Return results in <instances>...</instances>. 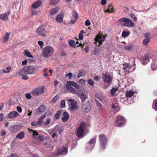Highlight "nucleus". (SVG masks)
I'll list each match as a JSON object with an SVG mask.
<instances>
[{"label": "nucleus", "mask_w": 157, "mask_h": 157, "mask_svg": "<svg viewBox=\"0 0 157 157\" xmlns=\"http://www.w3.org/2000/svg\"><path fill=\"white\" fill-rule=\"evenodd\" d=\"M25 97L28 99H30L31 98L32 96L30 93H28L25 94Z\"/></svg>", "instance_id": "nucleus-59"}, {"label": "nucleus", "mask_w": 157, "mask_h": 157, "mask_svg": "<svg viewBox=\"0 0 157 157\" xmlns=\"http://www.w3.org/2000/svg\"><path fill=\"white\" fill-rule=\"evenodd\" d=\"M50 119L49 118L47 119V121L45 122L44 124L45 125H48L50 122Z\"/></svg>", "instance_id": "nucleus-64"}, {"label": "nucleus", "mask_w": 157, "mask_h": 157, "mask_svg": "<svg viewBox=\"0 0 157 157\" xmlns=\"http://www.w3.org/2000/svg\"><path fill=\"white\" fill-rule=\"evenodd\" d=\"M105 36L103 35L98 34L95 38V42L94 43L97 46H99L100 45L102 44V42H104L105 40Z\"/></svg>", "instance_id": "nucleus-10"}, {"label": "nucleus", "mask_w": 157, "mask_h": 157, "mask_svg": "<svg viewBox=\"0 0 157 157\" xmlns=\"http://www.w3.org/2000/svg\"><path fill=\"white\" fill-rule=\"evenodd\" d=\"M86 128V124L84 122H81L76 129V135L78 137H83L84 130Z\"/></svg>", "instance_id": "nucleus-6"}, {"label": "nucleus", "mask_w": 157, "mask_h": 157, "mask_svg": "<svg viewBox=\"0 0 157 157\" xmlns=\"http://www.w3.org/2000/svg\"><path fill=\"white\" fill-rule=\"evenodd\" d=\"M38 44L40 46V48L42 49L43 48L44 45V43L41 41H38Z\"/></svg>", "instance_id": "nucleus-55"}, {"label": "nucleus", "mask_w": 157, "mask_h": 157, "mask_svg": "<svg viewBox=\"0 0 157 157\" xmlns=\"http://www.w3.org/2000/svg\"><path fill=\"white\" fill-rule=\"evenodd\" d=\"M45 88L44 86H41L36 88L31 91L32 94L35 96L41 95L44 92Z\"/></svg>", "instance_id": "nucleus-8"}, {"label": "nucleus", "mask_w": 157, "mask_h": 157, "mask_svg": "<svg viewBox=\"0 0 157 157\" xmlns=\"http://www.w3.org/2000/svg\"><path fill=\"white\" fill-rule=\"evenodd\" d=\"M22 128V126L21 125H14L10 128V130L13 133H14L17 131L20 130Z\"/></svg>", "instance_id": "nucleus-23"}, {"label": "nucleus", "mask_w": 157, "mask_h": 157, "mask_svg": "<svg viewBox=\"0 0 157 157\" xmlns=\"http://www.w3.org/2000/svg\"><path fill=\"white\" fill-rule=\"evenodd\" d=\"M145 36V38L144 40L143 41V44L144 45L146 46H147L148 43L150 41V34L148 33H146L144 34Z\"/></svg>", "instance_id": "nucleus-22"}, {"label": "nucleus", "mask_w": 157, "mask_h": 157, "mask_svg": "<svg viewBox=\"0 0 157 157\" xmlns=\"http://www.w3.org/2000/svg\"><path fill=\"white\" fill-rule=\"evenodd\" d=\"M69 45L72 47H74L75 46V42L74 40H71L68 42Z\"/></svg>", "instance_id": "nucleus-53"}, {"label": "nucleus", "mask_w": 157, "mask_h": 157, "mask_svg": "<svg viewBox=\"0 0 157 157\" xmlns=\"http://www.w3.org/2000/svg\"><path fill=\"white\" fill-rule=\"evenodd\" d=\"M25 137V133L22 131L18 133L16 136V137L19 139H22Z\"/></svg>", "instance_id": "nucleus-34"}, {"label": "nucleus", "mask_w": 157, "mask_h": 157, "mask_svg": "<svg viewBox=\"0 0 157 157\" xmlns=\"http://www.w3.org/2000/svg\"><path fill=\"white\" fill-rule=\"evenodd\" d=\"M28 129L29 132L32 134L34 138H36L38 140L40 141L43 140L44 138L43 136L40 134H38L37 131L29 129V128H28Z\"/></svg>", "instance_id": "nucleus-12"}, {"label": "nucleus", "mask_w": 157, "mask_h": 157, "mask_svg": "<svg viewBox=\"0 0 157 157\" xmlns=\"http://www.w3.org/2000/svg\"><path fill=\"white\" fill-rule=\"evenodd\" d=\"M134 92L132 90L127 91L126 92V96L127 98H130L133 96Z\"/></svg>", "instance_id": "nucleus-37"}, {"label": "nucleus", "mask_w": 157, "mask_h": 157, "mask_svg": "<svg viewBox=\"0 0 157 157\" xmlns=\"http://www.w3.org/2000/svg\"><path fill=\"white\" fill-rule=\"evenodd\" d=\"M54 129V132H55L56 133L58 132L59 134L62 132L63 130V128L61 127H59L57 126L55 127Z\"/></svg>", "instance_id": "nucleus-32"}, {"label": "nucleus", "mask_w": 157, "mask_h": 157, "mask_svg": "<svg viewBox=\"0 0 157 157\" xmlns=\"http://www.w3.org/2000/svg\"><path fill=\"white\" fill-rule=\"evenodd\" d=\"M28 74H34L38 71L37 67L33 65L26 66Z\"/></svg>", "instance_id": "nucleus-14"}, {"label": "nucleus", "mask_w": 157, "mask_h": 157, "mask_svg": "<svg viewBox=\"0 0 157 157\" xmlns=\"http://www.w3.org/2000/svg\"><path fill=\"white\" fill-rule=\"evenodd\" d=\"M18 113L16 111H12L8 114V118L9 119L14 118L18 115Z\"/></svg>", "instance_id": "nucleus-25"}, {"label": "nucleus", "mask_w": 157, "mask_h": 157, "mask_svg": "<svg viewBox=\"0 0 157 157\" xmlns=\"http://www.w3.org/2000/svg\"><path fill=\"white\" fill-rule=\"evenodd\" d=\"M63 117L61 118L62 121L63 122H67L69 119V115L68 113L66 112H64L63 113Z\"/></svg>", "instance_id": "nucleus-26"}, {"label": "nucleus", "mask_w": 157, "mask_h": 157, "mask_svg": "<svg viewBox=\"0 0 157 157\" xmlns=\"http://www.w3.org/2000/svg\"><path fill=\"white\" fill-rule=\"evenodd\" d=\"M11 69V68L10 66H8L7 67L5 70H1L0 72L1 74H2L3 73H9Z\"/></svg>", "instance_id": "nucleus-40"}, {"label": "nucleus", "mask_w": 157, "mask_h": 157, "mask_svg": "<svg viewBox=\"0 0 157 157\" xmlns=\"http://www.w3.org/2000/svg\"><path fill=\"white\" fill-rule=\"evenodd\" d=\"M61 111L59 110L56 113L55 115L54 116V119H59V117L60 114L61 113Z\"/></svg>", "instance_id": "nucleus-45"}, {"label": "nucleus", "mask_w": 157, "mask_h": 157, "mask_svg": "<svg viewBox=\"0 0 157 157\" xmlns=\"http://www.w3.org/2000/svg\"><path fill=\"white\" fill-rule=\"evenodd\" d=\"M19 75L22 77V79L25 80H27L29 78L26 66L23 67L19 70L18 72Z\"/></svg>", "instance_id": "nucleus-9"}, {"label": "nucleus", "mask_w": 157, "mask_h": 157, "mask_svg": "<svg viewBox=\"0 0 157 157\" xmlns=\"http://www.w3.org/2000/svg\"><path fill=\"white\" fill-rule=\"evenodd\" d=\"M61 0H50V4L51 5H55L57 4Z\"/></svg>", "instance_id": "nucleus-42"}, {"label": "nucleus", "mask_w": 157, "mask_h": 157, "mask_svg": "<svg viewBox=\"0 0 157 157\" xmlns=\"http://www.w3.org/2000/svg\"><path fill=\"white\" fill-rule=\"evenodd\" d=\"M99 137L101 144V147L102 149H105L108 141L105 135L103 134L100 135Z\"/></svg>", "instance_id": "nucleus-11"}, {"label": "nucleus", "mask_w": 157, "mask_h": 157, "mask_svg": "<svg viewBox=\"0 0 157 157\" xmlns=\"http://www.w3.org/2000/svg\"><path fill=\"white\" fill-rule=\"evenodd\" d=\"M65 101L64 100H62L60 102V107L62 108H63L65 107Z\"/></svg>", "instance_id": "nucleus-58"}, {"label": "nucleus", "mask_w": 157, "mask_h": 157, "mask_svg": "<svg viewBox=\"0 0 157 157\" xmlns=\"http://www.w3.org/2000/svg\"><path fill=\"white\" fill-rule=\"evenodd\" d=\"M59 10L58 8H55L52 9L50 10L49 12V14L51 15H54L57 13Z\"/></svg>", "instance_id": "nucleus-31"}, {"label": "nucleus", "mask_w": 157, "mask_h": 157, "mask_svg": "<svg viewBox=\"0 0 157 157\" xmlns=\"http://www.w3.org/2000/svg\"><path fill=\"white\" fill-rule=\"evenodd\" d=\"M24 55L25 56H26L30 58H33V56L31 55L30 52L27 50H25L24 52Z\"/></svg>", "instance_id": "nucleus-39"}, {"label": "nucleus", "mask_w": 157, "mask_h": 157, "mask_svg": "<svg viewBox=\"0 0 157 157\" xmlns=\"http://www.w3.org/2000/svg\"><path fill=\"white\" fill-rule=\"evenodd\" d=\"M72 14L71 19L70 20V22L71 24H74L78 18L79 15L75 10L72 11Z\"/></svg>", "instance_id": "nucleus-16"}, {"label": "nucleus", "mask_w": 157, "mask_h": 157, "mask_svg": "<svg viewBox=\"0 0 157 157\" xmlns=\"http://www.w3.org/2000/svg\"><path fill=\"white\" fill-rule=\"evenodd\" d=\"M63 15L60 13L59 14L56 18V21L58 23H61L63 21Z\"/></svg>", "instance_id": "nucleus-29"}, {"label": "nucleus", "mask_w": 157, "mask_h": 157, "mask_svg": "<svg viewBox=\"0 0 157 157\" xmlns=\"http://www.w3.org/2000/svg\"><path fill=\"white\" fill-rule=\"evenodd\" d=\"M81 109L84 112H89L90 109V107L89 103L88 102H86L84 103L81 106Z\"/></svg>", "instance_id": "nucleus-21"}, {"label": "nucleus", "mask_w": 157, "mask_h": 157, "mask_svg": "<svg viewBox=\"0 0 157 157\" xmlns=\"http://www.w3.org/2000/svg\"><path fill=\"white\" fill-rule=\"evenodd\" d=\"M36 33L43 37L45 36L46 34V32L42 26H40L38 27L36 31Z\"/></svg>", "instance_id": "nucleus-20"}, {"label": "nucleus", "mask_w": 157, "mask_h": 157, "mask_svg": "<svg viewBox=\"0 0 157 157\" xmlns=\"http://www.w3.org/2000/svg\"><path fill=\"white\" fill-rule=\"evenodd\" d=\"M118 89L117 88H113L111 90L110 93L112 95H113L115 94V93L116 92L118 91Z\"/></svg>", "instance_id": "nucleus-44"}, {"label": "nucleus", "mask_w": 157, "mask_h": 157, "mask_svg": "<svg viewBox=\"0 0 157 157\" xmlns=\"http://www.w3.org/2000/svg\"><path fill=\"white\" fill-rule=\"evenodd\" d=\"M53 48L50 46H47L42 50V55L44 57H48L52 55L54 53Z\"/></svg>", "instance_id": "nucleus-5"}, {"label": "nucleus", "mask_w": 157, "mask_h": 157, "mask_svg": "<svg viewBox=\"0 0 157 157\" xmlns=\"http://www.w3.org/2000/svg\"><path fill=\"white\" fill-rule=\"evenodd\" d=\"M88 83L90 86H93L94 84V81L91 79H89L88 80Z\"/></svg>", "instance_id": "nucleus-54"}, {"label": "nucleus", "mask_w": 157, "mask_h": 157, "mask_svg": "<svg viewBox=\"0 0 157 157\" xmlns=\"http://www.w3.org/2000/svg\"><path fill=\"white\" fill-rule=\"evenodd\" d=\"M130 61L132 62L133 63L131 65L126 63H124L123 64V69L125 73L132 72L134 70L135 68V66H134L135 64V59L134 58H132L130 59Z\"/></svg>", "instance_id": "nucleus-4"}, {"label": "nucleus", "mask_w": 157, "mask_h": 157, "mask_svg": "<svg viewBox=\"0 0 157 157\" xmlns=\"http://www.w3.org/2000/svg\"><path fill=\"white\" fill-rule=\"evenodd\" d=\"M68 102H71L70 109L71 110L75 111L77 109V102L72 99H69L68 100Z\"/></svg>", "instance_id": "nucleus-19"}, {"label": "nucleus", "mask_w": 157, "mask_h": 157, "mask_svg": "<svg viewBox=\"0 0 157 157\" xmlns=\"http://www.w3.org/2000/svg\"><path fill=\"white\" fill-rule=\"evenodd\" d=\"M96 103L97 105L99 107V111L100 113L102 112V106L101 105L99 102L97 100H96Z\"/></svg>", "instance_id": "nucleus-41"}, {"label": "nucleus", "mask_w": 157, "mask_h": 157, "mask_svg": "<svg viewBox=\"0 0 157 157\" xmlns=\"http://www.w3.org/2000/svg\"><path fill=\"white\" fill-rule=\"evenodd\" d=\"M148 57L147 56H145L141 60L142 63L143 64H146L149 61Z\"/></svg>", "instance_id": "nucleus-33"}, {"label": "nucleus", "mask_w": 157, "mask_h": 157, "mask_svg": "<svg viewBox=\"0 0 157 157\" xmlns=\"http://www.w3.org/2000/svg\"><path fill=\"white\" fill-rule=\"evenodd\" d=\"M45 144L46 147L48 148L51 147L52 149V146L51 144V143L49 141H48L47 142H46Z\"/></svg>", "instance_id": "nucleus-56"}, {"label": "nucleus", "mask_w": 157, "mask_h": 157, "mask_svg": "<svg viewBox=\"0 0 157 157\" xmlns=\"http://www.w3.org/2000/svg\"><path fill=\"white\" fill-rule=\"evenodd\" d=\"M133 46L132 45L130 46H126L124 47V48L127 51H130L132 50Z\"/></svg>", "instance_id": "nucleus-50"}, {"label": "nucleus", "mask_w": 157, "mask_h": 157, "mask_svg": "<svg viewBox=\"0 0 157 157\" xmlns=\"http://www.w3.org/2000/svg\"><path fill=\"white\" fill-rule=\"evenodd\" d=\"M10 14V12L8 11L5 13L0 14V19L4 21H7L8 20V17Z\"/></svg>", "instance_id": "nucleus-24"}, {"label": "nucleus", "mask_w": 157, "mask_h": 157, "mask_svg": "<svg viewBox=\"0 0 157 157\" xmlns=\"http://www.w3.org/2000/svg\"><path fill=\"white\" fill-rule=\"evenodd\" d=\"M96 136H95L94 138L90 140L88 142L87 147L86 149L87 150H92L96 142Z\"/></svg>", "instance_id": "nucleus-18"}, {"label": "nucleus", "mask_w": 157, "mask_h": 157, "mask_svg": "<svg viewBox=\"0 0 157 157\" xmlns=\"http://www.w3.org/2000/svg\"><path fill=\"white\" fill-rule=\"evenodd\" d=\"M59 98V96L57 95H56L52 99V101L53 102H56L57 100Z\"/></svg>", "instance_id": "nucleus-60"}, {"label": "nucleus", "mask_w": 157, "mask_h": 157, "mask_svg": "<svg viewBox=\"0 0 157 157\" xmlns=\"http://www.w3.org/2000/svg\"><path fill=\"white\" fill-rule=\"evenodd\" d=\"M10 33H6L3 37V42H6L10 38Z\"/></svg>", "instance_id": "nucleus-35"}, {"label": "nucleus", "mask_w": 157, "mask_h": 157, "mask_svg": "<svg viewBox=\"0 0 157 157\" xmlns=\"http://www.w3.org/2000/svg\"><path fill=\"white\" fill-rule=\"evenodd\" d=\"M153 108L155 109L156 111H157V99L153 101Z\"/></svg>", "instance_id": "nucleus-47"}, {"label": "nucleus", "mask_w": 157, "mask_h": 157, "mask_svg": "<svg viewBox=\"0 0 157 157\" xmlns=\"http://www.w3.org/2000/svg\"><path fill=\"white\" fill-rule=\"evenodd\" d=\"M73 76V74L71 73H69L68 74L66 75V76L69 77V79H71Z\"/></svg>", "instance_id": "nucleus-62"}, {"label": "nucleus", "mask_w": 157, "mask_h": 157, "mask_svg": "<svg viewBox=\"0 0 157 157\" xmlns=\"http://www.w3.org/2000/svg\"><path fill=\"white\" fill-rule=\"evenodd\" d=\"M117 22L119 25L128 27L131 28L134 26V24L131 20L125 17L121 18L118 20Z\"/></svg>", "instance_id": "nucleus-3"}, {"label": "nucleus", "mask_w": 157, "mask_h": 157, "mask_svg": "<svg viewBox=\"0 0 157 157\" xmlns=\"http://www.w3.org/2000/svg\"><path fill=\"white\" fill-rule=\"evenodd\" d=\"M114 10L111 5L109 6L108 9L106 10H105L104 12L105 13H113Z\"/></svg>", "instance_id": "nucleus-36"}, {"label": "nucleus", "mask_w": 157, "mask_h": 157, "mask_svg": "<svg viewBox=\"0 0 157 157\" xmlns=\"http://www.w3.org/2000/svg\"><path fill=\"white\" fill-rule=\"evenodd\" d=\"M101 77L103 81L109 84L111 83L113 78V75L107 72L103 73L101 75Z\"/></svg>", "instance_id": "nucleus-7"}, {"label": "nucleus", "mask_w": 157, "mask_h": 157, "mask_svg": "<svg viewBox=\"0 0 157 157\" xmlns=\"http://www.w3.org/2000/svg\"><path fill=\"white\" fill-rule=\"evenodd\" d=\"M74 94H77L82 102L85 101L88 97V92L87 90L82 86L79 89L77 90L75 93Z\"/></svg>", "instance_id": "nucleus-2"}, {"label": "nucleus", "mask_w": 157, "mask_h": 157, "mask_svg": "<svg viewBox=\"0 0 157 157\" xmlns=\"http://www.w3.org/2000/svg\"><path fill=\"white\" fill-rule=\"evenodd\" d=\"M46 117L45 114L42 115L39 118V120L38 121L39 122V123L40 124L42 123V121Z\"/></svg>", "instance_id": "nucleus-46"}, {"label": "nucleus", "mask_w": 157, "mask_h": 157, "mask_svg": "<svg viewBox=\"0 0 157 157\" xmlns=\"http://www.w3.org/2000/svg\"><path fill=\"white\" fill-rule=\"evenodd\" d=\"M84 33V30H82L80 33H79L78 35V37L79 39L80 40H82L83 39V33Z\"/></svg>", "instance_id": "nucleus-49"}, {"label": "nucleus", "mask_w": 157, "mask_h": 157, "mask_svg": "<svg viewBox=\"0 0 157 157\" xmlns=\"http://www.w3.org/2000/svg\"><path fill=\"white\" fill-rule=\"evenodd\" d=\"M67 89L73 94L75 93L77 90L79 89L82 86L74 81H69L66 83Z\"/></svg>", "instance_id": "nucleus-1"}, {"label": "nucleus", "mask_w": 157, "mask_h": 157, "mask_svg": "<svg viewBox=\"0 0 157 157\" xmlns=\"http://www.w3.org/2000/svg\"><path fill=\"white\" fill-rule=\"evenodd\" d=\"M67 149L65 147H63L60 148L58 150V153H54V154L51 156V157H56L58 156L59 154L64 155L67 154Z\"/></svg>", "instance_id": "nucleus-13"}, {"label": "nucleus", "mask_w": 157, "mask_h": 157, "mask_svg": "<svg viewBox=\"0 0 157 157\" xmlns=\"http://www.w3.org/2000/svg\"><path fill=\"white\" fill-rule=\"evenodd\" d=\"M17 111L20 113H21L22 111V109L21 107L17 106Z\"/></svg>", "instance_id": "nucleus-63"}, {"label": "nucleus", "mask_w": 157, "mask_h": 157, "mask_svg": "<svg viewBox=\"0 0 157 157\" xmlns=\"http://www.w3.org/2000/svg\"><path fill=\"white\" fill-rule=\"evenodd\" d=\"M129 33L128 32L123 31L122 33V36L124 37H125L128 36L129 35Z\"/></svg>", "instance_id": "nucleus-52"}, {"label": "nucleus", "mask_w": 157, "mask_h": 157, "mask_svg": "<svg viewBox=\"0 0 157 157\" xmlns=\"http://www.w3.org/2000/svg\"><path fill=\"white\" fill-rule=\"evenodd\" d=\"M151 68L153 70L157 69V57L153 59L151 64Z\"/></svg>", "instance_id": "nucleus-28"}, {"label": "nucleus", "mask_w": 157, "mask_h": 157, "mask_svg": "<svg viewBox=\"0 0 157 157\" xmlns=\"http://www.w3.org/2000/svg\"><path fill=\"white\" fill-rule=\"evenodd\" d=\"M85 80L83 79H80L78 81L79 83L81 85H83L85 84Z\"/></svg>", "instance_id": "nucleus-57"}, {"label": "nucleus", "mask_w": 157, "mask_h": 157, "mask_svg": "<svg viewBox=\"0 0 157 157\" xmlns=\"http://www.w3.org/2000/svg\"><path fill=\"white\" fill-rule=\"evenodd\" d=\"M45 107L44 105H41L39 107L36 111V114H38L42 113L45 111Z\"/></svg>", "instance_id": "nucleus-27"}, {"label": "nucleus", "mask_w": 157, "mask_h": 157, "mask_svg": "<svg viewBox=\"0 0 157 157\" xmlns=\"http://www.w3.org/2000/svg\"><path fill=\"white\" fill-rule=\"evenodd\" d=\"M85 72L84 71H79L78 77L79 78L81 77L84 76H85Z\"/></svg>", "instance_id": "nucleus-48"}, {"label": "nucleus", "mask_w": 157, "mask_h": 157, "mask_svg": "<svg viewBox=\"0 0 157 157\" xmlns=\"http://www.w3.org/2000/svg\"><path fill=\"white\" fill-rule=\"evenodd\" d=\"M118 104L117 103H116L114 104H113L112 107V109L113 110H116L115 112H117L118 110Z\"/></svg>", "instance_id": "nucleus-38"}, {"label": "nucleus", "mask_w": 157, "mask_h": 157, "mask_svg": "<svg viewBox=\"0 0 157 157\" xmlns=\"http://www.w3.org/2000/svg\"><path fill=\"white\" fill-rule=\"evenodd\" d=\"M42 4V2L40 0H38L36 2L34 3L32 5V8L33 9H36L39 7Z\"/></svg>", "instance_id": "nucleus-30"}, {"label": "nucleus", "mask_w": 157, "mask_h": 157, "mask_svg": "<svg viewBox=\"0 0 157 157\" xmlns=\"http://www.w3.org/2000/svg\"><path fill=\"white\" fill-rule=\"evenodd\" d=\"M39 122L38 121H33L31 123V125L32 126H35L37 125L40 126V124L39 123Z\"/></svg>", "instance_id": "nucleus-51"}, {"label": "nucleus", "mask_w": 157, "mask_h": 157, "mask_svg": "<svg viewBox=\"0 0 157 157\" xmlns=\"http://www.w3.org/2000/svg\"><path fill=\"white\" fill-rule=\"evenodd\" d=\"M100 50L98 48H95L92 52V53L95 55L98 56L99 54Z\"/></svg>", "instance_id": "nucleus-43"}, {"label": "nucleus", "mask_w": 157, "mask_h": 157, "mask_svg": "<svg viewBox=\"0 0 157 157\" xmlns=\"http://www.w3.org/2000/svg\"><path fill=\"white\" fill-rule=\"evenodd\" d=\"M85 24L86 26H89L90 25V22L89 20L88 19L85 21Z\"/></svg>", "instance_id": "nucleus-61"}, {"label": "nucleus", "mask_w": 157, "mask_h": 157, "mask_svg": "<svg viewBox=\"0 0 157 157\" xmlns=\"http://www.w3.org/2000/svg\"><path fill=\"white\" fill-rule=\"evenodd\" d=\"M95 97L96 98L98 99L101 101L102 102H106L108 101V99L102 93H97L95 94Z\"/></svg>", "instance_id": "nucleus-17"}, {"label": "nucleus", "mask_w": 157, "mask_h": 157, "mask_svg": "<svg viewBox=\"0 0 157 157\" xmlns=\"http://www.w3.org/2000/svg\"><path fill=\"white\" fill-rule=\"evenodd\" d=\"M125 122L124 119L121 116L117 117L116 125L117 126H121L124 124Z\"/></svg>", "instance_id": "nucleus-15"}]
</instances>
